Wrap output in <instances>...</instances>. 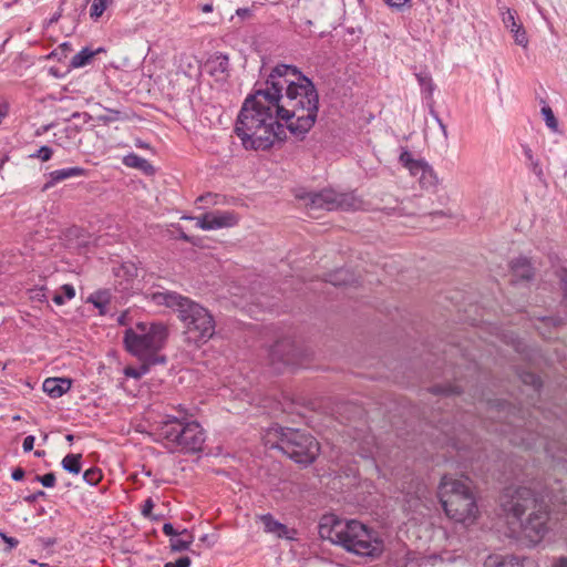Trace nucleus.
Wrapping results in <instances>:
<instances>
[{
  "instance_id": "obj_1",
  "label": "nucleus",
  "mask_w": 567,
  "mask_h": 567,
  "mask_svg": "<svg viewBox=\"0 0 567 567\" xmlns=\"http://www.w3.org/2000/svg\"><path fill=\"white\" fill-rule=\"evenodd\" d=\"M276 101L277 115L291 134L303 137L315 125L319 94L313 82L298 68L276 65L265 83Z\"/></svg>"
},
{
  "instance_id": "obj_2",
  "label": "nucleus",
  "mask_w": 567,
  "mask_h": 567,
  "mask_svg": "<svg viewBox=\"0 0 567 567\" xmlns=\"http://www.w3.org/2000/svg\"><path fill=\"white\" fill-rule=\"evenodd\" d=\"M276 101L267 85L246 97L235 126L246 150L265 151L286 136Z\"/></svg>"
},
{
  "instance_id": "obj_3",
  "label": "nucleus",
  "mask_w": 567,
  "mask_h": 567,
  "mask_svg": "<svg viewBox=\"0 0 567 567\" xmlns=\"http://www.w3.org/2000/svg\"><path fill=\"white\" fill-rule=\"evenodd\" d=\"M319 535L360 558L377 559L384 549L378 532L359 520H344L334 515L322 517Z\"/></svg>"
},
{
  "instance_id": "obj_4",
  "label": "nucleus",
  "mask_w": 567,
  "mask_h": 567,
  "mask_svg": "<svg viewBox=\"0 0 567 567\" xmlns=\"http://www.w3.org/2000/svg\"><path fill=\"white\" fill-rule=\"evenodd\" d=\"M504 512L522 523L525 532L543 536L548 522V509L545 499L537 497L528 487H508L501 496Z\"/></svg>"
},
{
  "instance_id": "obj_5",
  "label": "nucleus",
  "mask_w": 567,
  "mask_h": 567,
  "mask_svg": "<svg viewBox=\"0 0 567 567\" xmlns=\"http://www.w3.org/2000/svg\"><path fill=\"white\" fill-rule=\"evenodd\" d=\"M168 327L163 322H137L124 332L125 349L141 362L166 363V357L159 354L168 339Z\"/></svg>"
},
{
  "instance_id": "obj_6",
  "label": "nucleus",
  "mask_w": 567,
  "mask_h": 567,
  "mask_svg": "<svg viewBox=\"0 0 567 567\" xmlns=\"http://www.w3.org/2000/svg\"><path fill=\"white\" fill-rule=\"evenodd\" d=\"M440 498L445 514L462 524H473L478 508L470 482L443 476L440 484Z\"/></svg>"
},
{
  "instance_id": "obj_7",
  "label": "nucleus",
  "mask_w": 567,
  "mask_h": 567,
  "mask_svg": "<svg viewBox=\"0 0 567 567\" xmlns=\"http://www.w3.org/2000/svg\"><path fill=\"white\" fill-rule=\"evenodd\" d=\"M157 435L166 442L172 451L196 453L202 451L205 443V432L196 421H186L166 415L157 426Z\"/></svg>"
},
{
  "instance_id": "obj_8",
  "label": "nucleus",
  "mask_w": 567,
  "mask_h": 567,
  "mask_svg": "<svg viewBox=\"0 0 567 567\" xmlns=\"http://www.w3.org/2000/svg\"><path fill=\"white\" fill-rule=\"evenodd\" d=\"M276 433V447L296 463L309 465L318 456L319 443L310 434L290 427H279Z\"/></svg>"
},
{
  "instance_id": "obj_9",
  "label": "nucleus",
  "mask_w": 567,
  "mask_h": 567,
  "mask_svg": "<svg viewBox=\"0 0 567 567\" xmlns=\"http://www.w3.org/2000/svg\"><path fill=\"white\" fill-rule=\"evenodd\" d=\"M178 319L183 322L185 338L188 343L199 346L206 343L215 334L213 315L198 302L190 300L182 310Z\"/></svg>"
},
{
  "instance_id": "obj_10",
  "label": "nucleus",
  "mask_w": 567,
  "mask_h": 567,
  "mask_svg": "<svg viewBox=\"0 0 567 567\" xmlns=\"http://www.w3.org/2000/svg\"><path fill=\"white\" fill-rule=\"evenodd\" d=\"M310 210H359L363 208V200L354 193H337L333 189H323L298 196Z\"/></svg>"
},
{
  "instance_id": "obj_11",
  "label": "nucleus",
  "mask_w": 567,
  "mask_h": 567,
  "mask_svg": "<svg viewBox=\"0 0 567 567\" xmlns=\"http://www.w3.org/2000/svg\"><path fill=\"white\" fill-rule=\"evenodd\" d=\"M196 220V226L203 230H215L237 225L238 216L229 210H215L197 217H186Z\"/></svg>"
},
{
  "instance_id": "obj_12",
  "label": "nucleus",
  "mask_w": 567,
  "mask_h": 567,
  "mask_svg": "<svg viewBox=\"0 0 567 567\" xmlns=\"http://www.w3.org/2000/svg\"><path fill=\"white\" fill-rule=\"evenodd\" d=\"M509 441L515 445H522L526 449H539L543 447L544 451L550 455L553 458H559L555 450H560V444H558L556 441L548 440L545 436H539L537 434V437L534 433L528 432L527 436H518L517 434H514L513 437L509 439Z\"/></svg>"
},
{
  "instance_id": "obj_13",
  "label": "nucleus",
  "mask_w": 567,
  "mask_h": 567,
  "mask_svg": "<svg viewBox=\"0 0 567 567\" xmlns=\"http://www.w3.org/2000/svg\"><path fill=\"white\" fill-rule=\"evenodd\" d=\"M150 299L157 306H164L177 312L178 317L182 310H184L192 300L188 297L171 290L154 291L150 293Z\"/></svg>"
},
{
  "instance_id": "obj_14",
  "label": "nucleus",
  "mask_w": 567,
  "mask_h": 567,
  "mask_svg": "<svg viewBox=\"0 0 567 567\" xmlns=\"http://www.w3.org/2000/svg\"><path fill=\"white\" fill-rule=\"evenodd\" d=\"M205 69L216 80H226L229 75V59L226 54H214L206 61Z\"/></svg>"
},
{
  "instance_id": "obj_15",
  "label": "nucleus",
  "mask_w": 567,
  "mask_h": 567,
  "mask_svg": "<svg viewBox=\"0 0 567 567\" xmlns=\"http://www.w3.org/2000/svg\"><path fill=\"white\" fill-rule=\"evenodd\" d=\"M515 14V11L508 9L503 13V23L513 33L515 43L526 48L528 45V38L522 23L516 20Z\"/></svg>"
},
{
  "instance_id": "obj_16",
  "label": "nucleus",
  "mask_w": 567,
  "mask_h": 567,
  "mask_svg": "<svg viewBox=\"0 0 567 567\" xmlns=\"http://www.w3.org/2000/svg\"><path fill=\"white\" fill-rule=\"evenodd\" d=\"M530 565L532 563L527 559L499 554L489 555L484 561V567H530Z\"/></svg>"
},
{
  "instance_id": "obj_17",
  "label": "nucleus",
  "mask_w": 567,
  "mask_h": 567,
  "mask_svg": "<svg viewBox=\"0 0 567 567\" xmlns=\"http://www.w3.org/2000/svg\"><path fill=\"white\" fill-rule=\"evenodd\" d=\"M295 346L290 340H281L276 342L270 349V358L272 361H281L285 364H295Z\"/></svg>"
},
{
  "instance_id": "obj_18",
  "label": "nucleus",
  "mask_w": 567,
  "mask_h": 567,
  "mask_svg": "<svg viewBox=\"0 0 567 567\" xmlns=\"http://www.w3.org/2000/svg\"><path fill=\"white\" fill-rule=\"evenodd\" d=\"M410 174L417 178L422 187H433L437 184L436 174L424 159H421Z\"/></svg>"
},
{
  "instance_id": "obj_19",
  "label": "nucleus",
  "mask_w": 567,
  "mask_h": 567,
  "mask_svg": "<svg viewBox=\"0 0 567 567\" xmlns=\"http://www.w3.org/2000/svg\"><path fill=\"white\" fill-rule=\"evenodd\" d=\"M72 382L66 378H48L43 382V391L53 399L62 396L71 389Z\"/></svg>"
},
{
  "instance_id": "obj_20",
  "label": "nucleus",
  "mask_w": 567,
  "mask_h": 567,
  "mask_svg": "<svg viewBox=\"0 0 567 567\" xmlns=\"http://www.w3.org/2000/svg\"><path fill=\"white\" fill-rule=\"evenodd\" d=\"M86 171L82 167H65L61 169H55L50 173V181L44 185V189H48L54 186L56 183L65 181L68 178L81 177L85 176Z\"/></svg>"
},
{
  "instance_id": "obj_21",
  "label": "nucleus",
  "mask_w": 567,
  "mask_h": 567,
  "mask_svg": "<svg viewBox=\"0 0 567 567\" xmlns=\"http://www.w3.org/2000/svg\"><path fill=\"white\" fill-rule=\"evenodd\" d=\"M512 272L516 280H529L534 276L533 267L525 257L512 261Z\"/></svg>"
},
{
  "instance_id": "obj_22",
  "label": "nucleus",
  "mask_w": 567,
  "mask_h": 567,
  "mask_svg": "<svg viewBox=\"0 0 567 567\" xmlns=\"http://www.w3.org/2000/svg\"><path fill=\"white\" fill-rule=\"evenodd\" d=\"M260 520L264 525V529L266 533L275 534L276 536L282 538H289L288 536V528L286 525L281 524L280 522L276 520L272 515L266 514L261 515Z\"/></svg>"
},
{
  "instance_id": "obj_23",
  "label": "nucleus",
  "mask_w": 567,
  "mask_h": 567,
  "mask_svg": "<svg viewBox=\"0 0 567 567\" xmlns=\"http://www.w3.org/2000/svg\"><path fill=\"white\" fill-rule=\"evenodd\" d=\"M123 164L127 167L140 169L147 175H152L154 173L153 165L147 159L134 153L124 156Z\"/></svg>"
},
{
  "instance_id": "obj_24",
  "label": "nucleus",
  "mask_w": 567,
  "mask_h": 567,
  "mask_svg": "<svg viewBox=\"0 0 567 567\" xmlns=\"http://www.w3.org/2000/svg\"><path fill=\"white\" fill-rule=\"evenodd\" d=\"M101 51H103L102 48H99L96 51L83 48L80 52L73 55L70 65L74 69L85 66L92 61L94 55Z\"/></svg>"
},
{
  "instance_id": "obj_25",
  "label": "nucleus",
  "mask_w": 567,
  "mask_h": 567,
  "mask_svg": "<svg viewBox=\"0 0 567 567\" xmlns=\"http://www.w3.org/2000/svg\"><path fill=\"white\" fill-rule=\"evenodd\" d=\"M328 281L333 286H348L357 282V279L348 269L341 268L329 275Z\"/></svg>"
},
{
  "instance_id": "obj_26",
  "label": "nucleus",
  "mask_w": 567,
  "mask_h": 567,
  "mask_svg": "<svg viewBox=\"0 0 567 567\" xmlns=\"http://www.w3.org/2000/svg\"><path fill=\"white\" fill-rule=\"evenodd\" d=\"M188 535V539H182L181 537H174L171 538L169 547L173 551H184L189 548V546L194 542V535L189 533L186 528H184L182 532H179V535Z\"/></svg>"
},
{
  "instance_id": "obj_27",
  "label": "nucleus",
  "mask_w": 567,
  "mask_h": 567,
  "mask_svg": "<svg viewBox=\"0 0 567 567\" xmlns=\"http://www.w3.org/2000/svg\"><path fill=\"white\" fill-rule=\"evenodd\" d=\"M81 454H68L61 462L62 467L72 474L81 472Z\"/></svg>"
},
{
  "instance_id": "obj_28",
  "label": "nucleus",
  "mask_w": 567,
  "mask_h": 567,
  "mask_svg": "<svg viewBox=\"0 0 567 567\" xmlns=\"http://www.w3.org/2000/svg\"><path fill=\"white\" fill-rule=\"evenodd\" d=\"M524 155L528 162V166L530 167L532 172L538 176H543V168L538 159H536L533 155V151L528 146H524L523 148Z\"/></svg>"
},
{
  "instance_id": "obj_29",
  "label": "nucleus",
  "mask_w": 567,
  "mask_h": 567,
  "mask_svg": "<svg viewBox=\"0 0 567 567\" xmlns=\"http://www.w3.org/2000/svg\"><path fill=\"white\" fill-rule=\"evenodd\" d=\"M156 364L157 363L142 362L140 368H133V367L125 368L124 373L126 377L140 379L150 371V368L152 365H156Z\"/></svg>"
},
{
  "instance_id": "obj_30",
  "label": "nucleus",
  "mask_w": 567,
  "mask_h": 567,
  "mask_svg": "<svg viewBox=\"0 0 567 567\" xmlns=\"http://www.w3.org/2000/svg\"><path fill=\"white\" fill-rule=\"evenodd\" d=\"M111 0H93V3L90 9V16L92 19H99L103 12L106 10Z\"/></svg>"
},
{
  "instance_id": "obj_31",
  "label": "nucleus",
  "mask_w": 567,
  "mask_h": 567,
  "mask_svg": "<svg viewBox=\"0 0 567 567\" xmlns=\"http://www.w3.org/2000/svg\"><path fill=\"white\" fill-rule=\"evenodd\" d=\"M520 379L524 384L530 385L534 389V391H538L539 388L542 386V381L539 377L533 372H523L520 374Z\"/></svg>"
},
{
  "instance_id": "obj_32",
  "label": "nucleus",
  "mask_w": 567,
  "mask_h": 567,
  "mask_svg": "<svg viewBox=\"0 0 567 567\" xmlns=\"http://www.w3.org/2000/svg\"><path fill=\"white\" fill-rule=\"evenodd\" d=\"M542 114L544 116V120H545V123L546 125L553 130V131H556L557 127H558V122L554 115V112L553 110L550 109V106L548 105H544L542 107Z\"/></svg>"
},
{
  "instance_id": "obj_33",
  "label": "nucleus",
  "mask_w": 567,
  "mask_h": 567,
  "mask_svg": "<svg viewBox=\"0 0 567 567\" xmlns=\"http://www.w3.org/2000/svg\"><path fill=\"white\" fill-rule=\"evenodd\" d=\"M434 394H444L446 396L460 394V388L457 385L446 384V385H434L431 389Z\"/></svg>"
},
{
  "instance_id": "obj_34",
  "label": "nucleus",
  "mask_w": 567,
  "mask_h": 567,
  "mask_svg": "<svg viewBox=\"0 0 567 567\" xmlns=\"http://www.w3.org/2000/svg\"><path fill=\"white\" fill-rule=\"evenodd\" d=\"M122 120V113L117 110H106L104 114L97 116V121L103 124H110Z\"/></svg>"
},
{
  "instance_id": "obj_35",
  "label": "nucleus",
  "mask_w": 567,
  "mask_h": 567,
  "mask_svg": "<svg viewBox=\"0 0 567 567\" xmlns=\"http://www.w3.org/2000/svg\"><path fill=\"white\" fill-rule=\"evenodd\" d=\"M399 161L409 172H411L421 159H414L409 151H403Z\"/></svg>"
},
{
  "instance_id": "obj_36",
  "label": "nucleus",
  "mask_w": 567,
  "mask_h": 567,
  "mask_svg": "<svg viewBox=\"0 0 567 567\" xmlns=\"http://www.w3.org/2000/svg\"><path fill=\"white\" fill-rule=\"evenodd\" d=\"M83 478L87 484L96 485L101 481L102 474L97 468H89L84 472Z\"/></svg>"
},
{
  "instance_id": "obj_37",
  "label": "nucleus",
  "mask_w": 567,
  "mask_h": 567,
  "mask_svg": "<svg viewBox=\"0 0 567 567\" xmlns=\"http://www.w3.org/2000/svg\"><path fill=\"white\" fill-rule=\"evenodd\" d=\"M35 481L40 482L44 487H53L55 485V475L48 473L42 476L37 475Z\"/></svg>"
},
{
  "instance_id": "obj_38",
  "label": "nucleus",
  "mask_w": 567,
  "mask_h": 567,
  "mask_svg": "<svg viewBox=\"0 0 567 567\" xmlns=\"http://www.w3.org/2000/svg\"><path fill=\"white\" fill-rule=\"evenodd\" d=\"M385 3L393 10L403 11L411 0H384Z\"/></svg>"
},
{
  "instance_id": "obj_39",
  "label": "nucleus",
  "mask_w": 567,
  "mask_h": 567,
  "mask_svg": "<svg viewBox=\"0 0 567 567\" xmlns=\"http://www.w3.org/2000/svg\"><path fill=\"white\" fill-rule=\"evenodd\" d=\"M190 558L187 556L179 557L175 561H168L164 564V567H189Z\"/></svg>"
},
{
  "instance_id": "obj_40",
  "label": "nucleus",
  "mask_w": 567,
  "mask_h": 567,
  "mask_svg": "<svg viewBox=\"0 0 567 567\" xmlns=\"http://www.w3.org/2000/svg\"><path fill=\"white\" fill-rule=\"evenodd\" d=\"M52 150L49 146H41L38 151L37 157L43 162H47L52 156Z\"/></svg>"
},
{
  "instance_id": "obj_41",
  "label": "nucleus",
  "mask_w": 567,
  "mask_h": 567,
  "mask_svg": "<svg viewBox=\"0 0 567 567\" xmlns=\"http://www.w3.org/2000/svg\"><path fill=\"white\" fill-rule=\"evenodd\" d=\"M61 292H62L61 295H62L66 300H71V299H73V298H74V296H75V289H74V287H73L72 285H69V284L63 285V286L61 287Z\"/></svg>"
},
{
  "instance_id": "obj_42",
  "label": "nucleus",
  "mask_w": 567,
  "mask_h": 567,
  "mask_svg": "<svg viewBox=\"0 0 567 567\" xmlns=\"http://www.w3.org/2000/svg\"><path fill=\"white\" fill-rule=\"evenodd\" d=\"M0 537L1 539L8 544V548L6 549L7 551H10L11 549H13L14 547L18 546L19 542L18 539L13 538V537H10L8 536L7 534L4 533H0Z\"/></svg>"
},
{
  "instance_id": "obj_43",
  "label": "nucleus",
  "mask_w": 567,
  "mask_h": 567,
  "mask_svg": "<svg viewBox=\"0 0 567 567\" xmlns=\"http://www.w3.org/2000/svg\"><path fill=\"white\" fill-rule=\"evenodd\" d=\"M431 114L434 117V120L436 121V123L439 124L444 138H447L449 132H447L446 125L443 123V121L440 118L439 114L434 110H431Z\"/></svg>"
},
{
  "instance_id": "obj_44",
  "label": "nucleus",
  "mask_w": 567,
  "mask_h": 567,
  "mask_svg": "<svg viewBox=\"0 0 567 567\" xmlns=\"http://www.w3.org/2000/svg\"><path fill=\"white\" fill-rule=\"evenodd\" d=\"M417 79H419V82L422 86H425L430 92H432L433 90V84H432V80L430 76L427 75H422V74H419L417 75Z\"/></svg>"
},
{
  "instance_id": "obj_45",
  "label": "nucleus",
  "mask_w": 567,
  "mask_h": 567,
  "mask_svg": "<svg viewBox=\"0 0 567 567\" xmlns=\"http://www.w3.org/2000/svg\"><path fill=\"white\" fill-rule=\"evenodd\" d=\"M163 533L166 536H171L172 538H174V537L179 535V532H177L171 523H165L164 524Z\"/></svg>"
},
{
  "instance_id": "obj_46",
  "label": "nucleus",
  "mask_w": 567,
  "mask_h": 567,
  "mask_svg": "<svg viewBox=\"0 0 567 567\" xmlns=\"http://www.w3.org/2000/svg\"><path fill=\"white\" fill-rule=\"evenodd\" d=\"M34 436L33 435H28L24 437L23 440V444H22V447H23V451L24 452H30L33 450V445H34Z\"/></svg>"
},
{
  "instance_id": "obj_47",
  "label": "nucleus",
  "mask_w": 567,
  "mask_h": 567,
  "mask_svg": "<svg viewBox=\"0 0 567 567\" xmlns=\"http://www.w3.org/2000/svg\"><path fill=\"white\" fill-rule=\"evenodd\" d=\"M218 197H219V196H218L217 194H210V193H208V194H206V195H203V196L198 197V199H197V200H199V202H206V203H209V204H214V205H215V204H217V198H218Z\"/></svg>"
},
{
  "instance_id": "obj_48",
  "label": "nucleus",
  "mask_w": 567,
  "mask_h": 567,
  "mask_svg": "<svg viewBox=\"0 0 567 567\" xmlns=\"http://www.w3.org/2000/svg\"><path fill=\"white\" fill-rule=\"evenodd\" d=\"M153 507H154V503H153L152 498H147L143 505L142 514L144 516H148L151 514Z\"/></svg>"
},
{
  "instance_id": "obj_49",
  "label": "nucleus",
  "mask_w": 567,
  "mask_h": 567,
  "mask_svg": "<svg viewBox=\"0 0 567 567\" xmlns=\"http://www.w3.org/2000/svg\"><path fill=\"white\" fill-rule=\"evenodd\" d=\"M11 477H12V480H14V481H21V480L24 477V471H23L21 467H17V468L12 472Z\"/></svg>"
},
{
  "instance_id": "obj_50",
  "label": "nucleus",
  "mask_w": 567,
  "mask_h": 567,
  "mask_svg": "<svg viewBox=\"0 0 567 567\" xmlns=\"http://www.w3.org/2000/svg\"><path fill=\"white\" fill-rule=\"evenodd\" d=\"M560 282L563 286L565 298H567V271L566 270H563L560 274Z\"/></svg>"
},
{
  "instance_id": "obj_51",
  "label": "nucleus",
  "mask_w": 567,
  "mask_h": 567,
  "mask_svg": "<svg viewBox=\"0 0 567 567\" xmlns=\"http://www.w3.org/2000/svg\"><path fill=\"white\" fill-rule=\"evenodd\" d=\"M45 493L43 491H38L37 493L25 497V501L29 503L35 502L39 497H43Z\"/></svg>"
},
{
  "instance_id": "obj_52",
  "label": "nucleus",
  "mask_w": 567,
  "mask_h": 567,
  "mask_svg": "<svg viewBox=\"0 0 567 567\" xmlns=\"http://www.w3.org/2000/svg\"><path fill=\"white\" fill-rule=\"evenodd\" d=\"M89 301H90V302H92V303H94V306L101 310V313L103 312V310H102V309H103V307H104V303H103L101 300H97V299H95V297L91 296V297L89 298Z\"/></svg>"
},
{
  "instance_id": "obj_53",
  "label": "nucleus",
  "mask_w": 567,
  "mask_h": 567,
  "mask_svg": "<svg viewBox=\"0 0 567 567\" xmlns=\"http://www.w3.org/2000/svg\"><path fill=\"white\" fill-rule=\"evenodd\" d=\"M53 302L61 306L65 302V298L61 293H55L52 298Z\"/></svg>"
},
{
  "instance_id": "obj_54",
  "label": "nucleus",
  "mask_w": 567,
  "mask_h": 567,
  "mask_svg": "<svg viewBox=\"0 0 567 567\" xmlns=\"http://www.w3.org/2000/svg\"><path fill=\"white\" fill-rule=\"evenodd\" d=\"M135 146L138 147V148H145V150L150 148V144L143 142L140 138L135 140Z\"/></svg>"
},
{
  "instance_id": "obj_55",
  "label": "nucleus",
  "mask_w": 567,
  "mask_h": 567,
  "mask_svg": "<svg viewBox=\"0 0 567 567\" xmlns=\"http://www.w3.org/2000/svg\"><path fill=\"white\" fill-rule=\"evenodd\" d=\"M555 567H567V557H561L555 564Z\"/></svg>"
},
{
  "instance_id": "obj_56",
  "label": "nucleus",
  "mask_w": 567,
  "mask_h": 567,
  "mask_svg": "<svg viewBox=\"0 0 567 567\" xmlns=\"http://www.w3.org/2000/svg\"><path fill=\"white\" fill-rule=\"evenodd\" d=\"M203 11H204V12H212V11H213V6H212V4H205V6H203Z\"/></svg>"
},
{
  "instance_id": "obj_57",
  "label": "nucleus",
  "mask_w": 567,
  "mask_h": 567,
  "mask_svg": "<svg viewBox=\"0 0 567 567\" xmlns=\"http://www.w3.org/2000/svg\"><path fill=\"white\" fill-rule=\"evenodd\" d=\"M117 321H118L120 324H125L126 323V321H125V313L121 315L118 317Z\"/></svg>"
},
{
  "instance_id": "obj_58",
  "label": "nucleus",
  "mask_w": 567,
  "mask_h": 567,
  "mask_svg": "<svg viewBox=\"0 0 567 567\" xmlns=\"http://www.w3.org/2000/svg\"><path fill=\"white\" fill-rule=\"evenodd\" d=\"M181 238L184 239L185 241H189V237L184 233L181 235Z\"/></svg>"
},
{
  "instance_id": "obj_59",
  "label": "nucleus",
  "mask_w": 567,
  "mask_h": 567,
  "mask_svg": "<svg viewBox=\"0 0 567 567\" xmlns=\"http://www.w3.org/2000/svg\"><path fill=\"white\" fill-rule=\"evenodd\" d=\"M61 13H58V14H54L53 18L51 19V21H58L59 18H60Z\"/></svg>"
},
{
  "instance_id": "obj_60",
  "label": "nucleus",
  "mask_w": 567,
  "mask_h": 567,
  "mask_svg": "<svg viewBox=\"0 0 567 567\" xmlns=\"http://www.w3.org/2000/svg\"><path fill=\"white\" fill-rule=\"evenodd\" d=\"M248 10L247 9H239L237 10L238 14H245Z\"/></svg>"
},
{
  "instance_id": "obj_61",
  "label": "nucleus",
  "mask_w": 567,
  "mask_h": 567,
  "mask_svg": "<svg viewBox=\"0 0 567 567\" xmlns=\"http://www.w3.org/2000/svg\"><path fill=\"white\" fill-rule=\"evenodd\" d=\"M65 439H66V441L72 442L73 441V435L72 434H68L65 436Z\"/></svg>"
},
{
  "instance_id": "obj_62",
  "label": "nucleus",
  "mask_w": 567,
  "mask_h": 567,
  "mask_svg": "<svg viewBox=\"0 0 567 567\" xmlns=\"http://www.w3.org/2000/svg\"><path fill=\"white\" fill-rule=\"evenodd\" d=\"M498 406H501V410H498V412L505 411L506 404L502 403V404H498Z\"/></svg>"
},
{
  "instance_id": "obj_63",
  "label": "nucleus",
  "mask_w": 567,
  "mask_h": 567,
  "mask_svg": "<svg viewBox=\"0 0 567 567\" xmlns=\"http://www.w3.org/2000/svg\"><path fill=\"white\" fill-rule=\"evenodd\" d=\"M34 454L35 456H42L44 454V451H37Z\"/></svg>"
},
{
  "instance_id": "obj_64",
  "label": "nucleus",
  "mask_w": 567,
  "mask_h": 567,
  "mask_svg": "<svg viewBox=\"0 0 567 567\" xmlns=\"http://www.w3.org/2000/svg\"><path fill=\"white\" fill-rule=\"evenodd\" d=\"M182 539H188V535H181Z\"/></svg>"
}]
</instances>
